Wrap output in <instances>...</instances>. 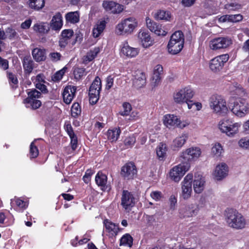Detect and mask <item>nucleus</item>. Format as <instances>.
<instances>
[{
    "label": "nucleus",
    "mask_w": 249,
    "mask_h": 249,
    "mask_svg": "<svg viewBox=\"0 0 249 249\" xmlns=\"http://www.w3.org/2000/svg\"><path fill=\"white\" fill-rule=\"evenodd\" d=\"M229 16L230 21L231 22H238L242 19V16L240 14L237 15H230Z\"/></svg>",
    "instance_id": "61"
},
{
    "label": "nucleus",
    "mask_w": 249,
    "mask_h": 249,
    "mask_svg": "<svg viewBox=\"0 0 249 249\" xmlns=\"http://www.w3.org/2000/svg\"><path fill=\"white\" fill-rule=\"evenodd\" d=\"M219 128L221 131L230 137H233L239 132L241 123L234 122L230 119H223L219 123Z\"/></svg>",
    "instance_id": "3"
},
{
    "label": "nucleus",
    "mask_w": 249,
    "mask_h": 249,
    "mask_svg": "<svg viewBox=\"0 0 249 249\" xmlns=\"http://www.w3.org/2000/svg\"><path fill=\"white\" fill-rule=\"evenodd\" d=\"M199 211L198 206L191 204L185 206L179 210L180 214L183 217H190L196 216Z\"/></svg>",
    "instance_id": "21"
},
{
    "label": "nucleus",
    "mask_w": 249,
    "mask_h": 249,
    "mask_svg": "<svg viewBox=\"0 0 249 249\" xmlns=\"http://www.w3.org/2000/svg\"><path fill=\"white\" fill-rule=\"evenodd\" d=\"M228 171V167L227 164L225 163H221L216 166L213 176L216 179L220 180L227 177Z\"/></svg>",
    "instance_id": "19"
},
{
    "label": "nucleus",
    "mask_w": 249,
    "mask_h": 249,
    "mask_svg": "<svg viewBox=\"0 0 249 249\" xmlns=\"http://www.w3.org/2000/svg\"><path fill=\"white\" fill-rule=\"evenodd\" d=\"M76 89L75 87L71 86L66 87L63 92V98L64 102L67 104H70L72 101L76 92Z\"/></svg>",
    "instance_id": "25"
},
{
    "label": "nucleus",
    "mask_w": 249,
    "mask_h": 249,
    "mask_svg": "<svg viewBox=\"0 0 249 249\" xmlns=\"http://www.w3.org/2000/svg\"><path fill=\"white\" fill-rule=\"evenodd\" d=\"M38 155V150L37 147L35 145L34 142H33L30 147V158H35Z\"/></svg>",
    "instance_id": "50"
},
{
    "label": "nucleus",
    "mask_w": 249,
    "mask_h": 249,
    "mask_svg": "<svg viewBox=\"0 0 249 249\" xmlns=\"http://www.w3.org/2000/svg\"><path fill=\"white\" fill-rule=\"evenodd\" d=\"M163 123L164 125L169 128L178 127L182 129L190 124L188 121H181L178 119L177 116L171 114H167L164 116Z\"/></svg>",
    "instance_id": "10"
},
{
    "label": "nucleus",
    "mask_w": 249,
    "mask_h": 249,
    "mask_svg": "<svg viewBox=\"0 0 249 249\" xmlns=\"http://www.w3.org/2000/svg\"><path fill=\"white\" fill-rule=\"evenodd\" d=\"M93 174L92 170L88 169L85 172V175L83 177V179L86 183H88L90 181L91 176Z\"/></svg>",
    "instance_id": "55"
},
{
    "label": "nucleus",
    "mask_w": 249,
    "mask_h": 249,
    "mask_svg": "<svg viewBox=\"0 0 249 249\" xmlns=\"http://www.w3.org/2000/svg\"><path fill=\"white\" fill-rule=\"evenodd\" d=\"M73 74L75 79H80L83 75L86 74L85 69L84 68H76L74 70Z\"/></svg>",
    "instance_id": "51"
},
{
    "label": "nucleus",
    "mask_w": 249,
    "mask_h": 249,
    "mask_svg": "<svg viewBox=\"0 0 249 249\" xmlns=\"http://www.w3.org/2000/svg\"><path fill=\"white\" fill-rule=\"evenodd\" d=\"M209 105L213 112L222 115H225L228 111L226 101L218 95H213L210 98Z\"/></svg>",
    "instance_id": "4"
},
{
    "label": "nucleus",
    "mask_w": 249,
    "mask_h": 249,
    "mask_svg": "<svg viewBox=\"0 0 249 249\" xmlns=\"http://www.w3.org/2000/svg\"><path fill=\"white\" fill-rule=\"evenodd\" d=\"M249 105L245 99L238 98L233 103L232 112L239 117H244L249 113Z\"/></svg>",
    "instance_id": "6"
},
{
    "label": "nucleus",
    "mask_w": 249,
    "mask_h": 249,
    "mask_svg": "<svg viewBox=\"0 0 249 249\" xmlns=\"http://www.w3.org/2000/svg\"><path fill=\"white\" fill-rule=\"evenodd\" d=\"M212 153L216 156H219L223 152V149L221 145L219 143L215 144L212 148Z\"/></svg>",
    "instance_id": "48"
},
{
    "label": "nucleus",
    "mask_w": 249,
    "mask_h": 249,
    "mask_svg": "<svg viewBox=\"0 0 249 249\" xmlns=\"http://www.w3.org/2000/svg\"><path fill=\"white\" fill-rule=\"evenodd\" d=\"M32 55L37 62L44 61L46 58L45 50L41 48H35L32 51Z\"/></svg>",
    "instance_id": "34"
},
{
    "label": "nucleus",
    "mask_w": 249,
    "mask_h": 249,
    "mask_svg": "<svg viewBox=\"0 0 249 249\" xmlns=\"http://www.w3.org/2000/svg\"><path fill=\"white\" fill-rule=\"evenodd\" d=\"M23 67L26 73H30L34 68V62L30 56H25L22 60Z\"/></svg>",
    "instance_id": "33"
},
{
    "label": "nucleus",
    "mask_w": 249,
    "mask_h": 249,
    "mask_svg": "<svg viewBox=\"0 0 249 249\" xmlns=\"http://www.w3.org/2000/svg\"><path fill=\"white\" fill-rule=\"evenodd\" d=\"M106 231L109 234V236H115L117 235L119 228L118 226L111 222L108 219L104 221Z\"/></svg>",
    "instance_id": "27"
},
{
    "label": "nucleus",
    "mask_w": 249,
    "mask_h": 249,
    "mask_svg": "<svg viewBox=\"0 0 249 249\" xmlns=\"http://www.w3.org/2000/svg\"><path fill=\"white\" fill-rule=\"evenodd\" d=\"M188 136L187 133H183L181 135L176 138L171 144V148L174 151H178L185 144Z\"/></svg>",
    "instance_id": "24"
},
{
    "label": "nucleus",
    "mask_w": 249,
    "mask_h": 249,
    "mask_svg": "<svg viewBox=\"0 0 249 249\" xmlns=\"http://www.w3.org/2000/svg\"><path fill=\"white\" fill-rule=\"evenodd\" d=\"M146 83V77L145 74L140 71H137L133 79V85L137 89L141 88Z\"/></svg>",
    "instance_id": "26"
},
{
    "label": "nucleus",
    "mask_w": 249,
    "mask_h": 249,
    "mask_svg": "<svg viewBox=\"0 0 249 249\" xmlns=\"http://www.w3.org/2000/svg\"><path fill=\"white\" fill-rule=\"evenodd\" d=\"M229 58V56L228 54L220 55L214 57L210 61V68L214 72L220 71Z\"/></svg>",
    "instance_id": "14"
},
{
    "label": "nucleus",
    "mask_w": 249,
    "mask_h": 249,
    "mask_svg": "<svg viewBox=\"0 0 249 249\" xmlns=\"http://www.w3.org/2000/svg\"><path fill=\"white\" fill-rule=\"evenodd\" d=\"M14 201H15L16 205L19 208L22 209H25L27 207V203L26 202H25L19 198H15L14 200H11V206H12V204Z\"/></svg>",
    "instance_id": "54"
},
{
    "label": "nucleus",
    "mask_w": 249,
    "mask_h": 249,
    "mask_svg": "<svg viewBox=\"0 0 249 249\" xmlns=\"http://www.w3.org/2000/svg\"><path fill=\"white\" fill-rule=\"evenodd\" d=\"M136 142V138L134 136L127 137L124 141V144L126 148L132 147Z\"/></svg>",
    "instance_id": "52"
},
{
    "label": "nucleus",
    "mask_w": 249,
    "mask_h": 249,
    "mask_svg": "<svg viewBox=\"0 0 249 249\" xmlns=\"http://www.w3.org/2000/svg\"><path fill=\"white\" fill-rule=\"evenodd\" d=\"M229 90L232 95L241 97L245 94L243 89L237 83L231 85Z\"/></svg>",
    "instance_id": "38"
},
{
    "label": "nucleus",
    "mask_w": 249,
    "mask_h": 249,
    "mask_svg": "<svg viewBox=\"0 0 249 249\" xmlns=\"http://www.w3.org/2000/svg\"><path fill=\"white\" fill-rule=\"evenodd\" d=\"M194 95L193 90L187 87L182 89L174 94V99L176 103L178 104L185 103L189 101Z\"/></svg>",
    "instance_id": "11"
},
{
    "label": "nucleus",
    "mask_w": 249,
    "mask_h": 249,
    "mask_svg": "<svg viewBox=\"0 0 249 249\" xmlns=\"http://www.w3.org/2000/svg\"><path fill=\"white\" fill-rule=\"evenodd\" d=\"M201 151L198 147H191L183 150L180 153V158L182 161L189 164L192 161H196L200 157Z\"/></svg>",
    "instance_id": "5"
},
{
    "label": "nucleus",
    "mask_w": 249,
    "mask_h": 249,
    "mask_svg": "<svg viewBox=\"0 0 249 249\" xmlns=\"http://www.w3.org/2000/svg\"><path fill=\"white\" fill-rule=\"evenodd\" d=\"M106 26V22L105 20H99L96 26L93 28L92 34L94 37H98L103 32Z\"/></svg>",
    "instance_id": "36"
},
{
    "label": "nucleus",
    "mask_w": 249,
    "mask_h": 249,
    "mask_svg": "<svg viewBox=\"0 0 249 249\" xmlns=\"http://www.w3.org/2000/svg\"><path fill=\"white\" fill-rule=\"evenodd\" d=\"M137 199L134 195L127 190H124L121 197V205L126 212H129L135 206Z\"/></svg>",
    "instance_id": "9"
},
{
    "label": "nucleus",
    "mask_w": 249,
    "mask_h": 249,
    "mask_svg": "<svg viewBox=\"0 0 249 249\" xmlns=\"http://www.w3.org/2000/svg\"><path fill=\"white\" fill-rule=\"evenodd\" d=\"M192 193V185L188 183L181 184V197L184 200H187L190 198Z\"/></svg>",
    "instance_id": "35"
},
{
    "label": "nucleus",
    "mask_w": 249,
    "mask_h": 249,
    "mask_svg": "<svg viewBox=\"0 0 249 249\" xmlns=\"http://www.w3.org/2000/svg\"><path fill=\"white\" fill-rule=\"evenodd\" d=\"M167 151V145L165 143H160L156 149V153L158 158L162 160L166 156Z\"/></svg>",
    "instance_id": "40"
},
{
    "label": "nucleus",
    "mask_w": 249,
    "mask_h": 249,
    "mask_svg": "<svg viewBox=\"0 0 249 249\" xmlns=\"http://www.w3.org/2000/svg\"><path fill=\"white\" fill-rule=\"evenodd\" d=\"M179 41H181L182 44H184V35L182 32L180 31H176L172 34V35L171 36L170 39L168 43L172 44L173 43H177Z\"/></svg>",
    "instance_id": "39"
},
{
    "label": "nucleus",
    "mask_w": 249,
    "mask_h": 249,
    "mask_svg": "<svg viewBox=\"0 0 249 249\" xmlns=\"http://www.w3.org/2000/svg\"><path fill=\"white\" fill-rule=\"evenodd\" d=\"M177 203V198L175 196L172 195L169 198L170 210L174 211L175 210Z\"/></svg>",
    "instance_id": "57"
},
{
    "label": "nucleus",
    "mask_w": 249,
    "mask_h": 249,
    "mask_svg": "<svg viewBox=\"0 0 249 249\" xmlns=\"http://www.w3.org/2000/svg\"><path fill=\"white\" fill-rule=\"evenodd\" d=\"M66 19L72 23H77L79 20V16L77 12H71L66 15Z\"/></svg>",
    "instance_id": "43"
},
{
    "label": "nucleus",
    "mask_w": 249,
    "mask_h": 249,
    "mask_svg": "<svg viewBox=\"0 0 249 249\" xmlns=\"http://www.w3.org/2000/svg\"><path fill=\"white\" fill-rule=\"evenodd\" d=\"M34 30L41 35L47 34L50 29V26L47 22H39L34 24Z\"/></svg>",
    "instance_id": "30"
},
{
    "label": "nucleus",
    "mask_w": 249,
    "mask_h": 249,
    "mask_svg": "<svg viewBox=\"0 0 249 249\" xmlns=\"http://www.w3.org/2000/svg\"><path fill=\"white\" fill-rule=\"evenodd\" d=\"M225 216L226 222L230 227L236 229L245 228L246 224V220L237 210L227 209L225 211Z\"/></svg>",
    "instance_id": "1"
},
{
    "label": "nucleus",
    "mask_w": 249,
    "mask_h": 249,
    "mask_svg": "<svg viewBox=\"0 0 249 249\" xmlns=\"http://www.w3.org/2000/svg\"><path fill=\"white\" fill-rule=\"evenodd\" d=\"M137 169L132 162H128L124 165L121 169V175L126 179H130L134 178L137 175Z\"/></svg>",
    "instance_id": "17"
},
{
    "label": "nucleus",
    "mask_w": 249,
    "mask_h": 249,
    "mask_svg": "<svg viewBox=\"0 0 249 249\" xmlns=\"http://www.w3.org/2000/svg\"><path fill=\"white\" fill-rule=\"evenodd\" d=\"M65 71L62 69L59 71H57L53 77V81H59L62 78V77L65 73Z\"/></svg>",
    "instance_id": "58"
},
{
    "label": "nucleus",
    "mask_w": 249,
    "mask_h": 249,
    "mask_svg": "<svg viewBox=\"0 0 249 249\" xmlns=\"http://www.w3.org/2000/svg\"><path fill=\"white\" fill-rule=\"evenodd\" d=\"M163 72V68L160 65H156L154 70L153 75L152 76V83L155 86L160 82V75Z\"/></svg>",
    "instance_id": "32"
},
{
    "label": "nucleus",
    "mask_w": 249,
    "mask_h": 249,
    "mask_svg": "<svg viewBox=\"0 0 249 249\" xmlns=\"http://www.w3.org/2000/svg\"><path fill=\"white\" fill-rule=\"evenodd\" d=\"M137 26V20L134 17H129L122 20L116 25L115 34L119 36L130 35Z\"/></svg>",
    "instance_id": "2"
},
{
    "label": "nucleus",
    "mask_w": 249,
    "mask_h": 249,
    "mask_svg": "<svg viewBox=\"0 0 249 249\" xmlns=\"http://www.w3.org/2000/svg\"><path fill=\"white\" fill-rule=\"evenodd\" d=\"M121 130L119 128H116L114 130H109L107 131L108 139L112 142L116 141L119 137Z\"/></svg>",
    "instance_id": "44"
},
{
    "label": "nucleus",
    "mask_w": 249,
    "mask_h": 249,
    "mask_svg": "<svg viewBox=\"0 0 249 249\" xmlns=\"http://www.w3.org/2000/svg\"><path fill=\"white\" fill-rule=\"evenodd\" d=\"M7 74L9 80L10 82H12L14 84H17L18 83V80L15 74L9 71H7Z\"/></svg>",
    "instance_id": "63"
},
{
    "label": "nucleus",
    "mask_w": 249,
    "mask_h": 249,
    "mask_svg": "<svg viewBox=\"0 0 249 249\" xmlns=\"http://www.w3.org/2000/svg\"><path fill=\"white\" fill-rule=\"evenodd\" d=\"M28 97L24 100V103L27 107L33 109L39 108L41 105V102L37 99L41 95L40 92L36 89H32L28 92Z\"/></svg>",
    "instance_id": "8"
},
{
    "label": "nucleus",
    "mask_w": 249,
    "mask_h": 249,
    "mask_svg": "<svg viewBox=\"0 0 249 249\" xmlns=\"http://www.w3.org/2000/svg\"><path fill=\"white\" fill-rule=\"evenodd\" d=\"M51 60L53 62H57L60 60L61 54L59 53L53 52L50 53Z\"/></svg>",
    "instance_id": "59"
},
{
    "label": "nucleus",
    "mask_w": 249,
    "mask_h": 249,
    "mask_svg": "<svg viewBox=\"0 0 249 249\" xmlns=\"http://www.w3.org/2000/svg\"><path fill=\"white\" fill-rule=\"evenodd\" d=\"M101 87V79L98 76H97L89 89V101L90 104L94 105L98 101Z\"/></svg>",
    "instance_id": "7"
},
{
    "label": "nucleus",
    "mask_w": 249,
    "mask_h": 249,
    "mask_svg": "<svg viewBox=\"0 0 249 249\" xmlns=\"http://www.w3.org/2000/svg\"><path fill=\"white\" fill-rule=\"evenodd\" d=\"M184 44H182L181 41H179L178 43L172 44L170 43L168 44V50L170 53L172 54H176L180 52L183 47Z\"/></svg>",
    "instance_id": "37"
},
{
    "label": "nucleus",
    "mask_w": 249,
    "mask_h": 249,
    "mask_svg": "<svg viewBox=\"0 0 249 249\" xmlns=\"http://www.w3.org/2000/svg\"><path fill=\"white\" fill-rule=\"evenodd\" d=\"M138 37L144 48L149 47L153 44V40L147 31L141 30L138 34Z\"/></svg>",
    "instance_id": "22"
},
{
    "label": "nucleus",
    "mask_w": 249,
    "mask_h": 249,
    "mask_svg": "<svg viewBox=\"0 0 249 249\" xmlns=\"http://www.w3.org/2000/svg\"><path fill=\"white\" fill-rule=\"evenodd\" d=\"M62 18L60 13H57L53 17L50 26L53 30H59L62 26Z\"/></svg>",
    "instance_id": "29"
},
{
    "label": "nucleus",
    "mask_w": 249,
    "mask_h": 249,
    "mask_svg": "<svg viewBox=\"0 0 249 249\" xmlns=\"http://www.w3.org/2000/svg\"><path fill=\"white\" fill-rule=\"evenodd\" d=\"M71 115L74 118H76L81 113V109L78 103H74L71 108Z\"/></svg>",
    "instance_id": "46"
},
{
    "label": "nucleus",
    "mask_w": 249,
    "mask_h": 249,
    "mask_svg": "<svg viewBox=\"0 0 249 249\" xmlns=\"http://www.w3.org/2000/svg\"><path fill=\"white\" fill-rule=\"evenodd\" d=\"M73 32L71 29L63 30L61 35L59 41V46L61 48H64L69 43L72 46L74 45L77 41L79 36H77L73 38Z\"/></svg>",
    "instance_id": "12"
},
{
    "label": "nucleus",
    "mask_w": 249,
    "mask_h": 249,
    "mask_svg": "<svg viewBox=\"0 0 249 249\" xmlns=\"http://www.w3.org/2000/svg\"><path fill=\"white\" fill-rule=\"evenodd\" d=\"M123 107L124 110L120 112V114L124 116L128 115L132 109L131 105L128 103H124L123 104Z\"/></svg>",
    "instance_id": "49"
},
{
    "label": "nucleus",
    "mask_w": 249,
    "mask_h": 249,
    "mask_svg": "<svg viewBox=\"0 0 249 249\" xmlns=\"http://www.w3.org/2000/svg\"><path fill=\"white\" fill-rule=\"evenodd\" d=\"M146 24L147 27L158 36H164L167 34V32L162 29L160 25L152 21L149 17L146 18Z\"/></svg>",
    "instance_id": "18"
},
{
    "label": "nucleus",
    "mask_w": 249,
    "mask_h": 249,
    "mask_svg": "<svg viewBox=\"0 0 249 249\" xmlns=\"http://www.w3.org/2000/svg\"><path fill=\"white\" fill-rule=\"evenodd\" d=\"M45 4V0H29V6L32 9L39 10L42 9Z\"/></svg>",
    "instance_id": "42"
},
{
    "label": "nucleus",
    "mask_w": 249,
    "mask_h": 249,
    "mask_svg": "<svg viewBox=\"0 0 249 249\" xmlns=\"http://www.w3.org/2000/svg\"><path fill=\"white\" fill-rule=\"evenodd\" d=\"M133 238L128 233L124 235L120 239V246H126L131 247L133 244Z\"/></svg>",
    "instance_id": "41"
},
{
    "label": "nucleus",
    "mask_w": 249,
    "mask_h": 249,
    "mask_svg": "<svg viewBox=\"0 0 249 249\" xmlns=\"http://www.w3.org/2000/svg\"><path fill=\"white\" fill-rule=\"evenodd\" d=\"M45 83H36L35 84L36 87L41 91L44 93L48 92V89L46 86L44 85Z\"/></svg>",
    "instance_id": "60"
},
{
    "label": "nucleus",
    "mask_w": 249,
    "mask_h": 249,
    "mask_svg": "<svg viewBox=\"0 0 249 249\" xmlns=\"http://www.w3.org/2000/svg\"><path fill=\"white\" fill-rule=\"evenodd\" d=\"M238 143L240 147L245 149H249V137L242 138L239 140Z\"/></svg>",
    "instance_id": "45"
},
{
    "label": "nucleus",
    "mask_w": 249,
    "mask_h": 249,
    "mask_svg": "<svg viewBox=\"0 0 249 249\" xmlns=\"http://www.w3.org/2000/svg\"><path fill=\"white\" fill-rule=\"evenodd\" d=\"M121 53L127 57L132 58L138 54L139 50L137 48L130 46L127 41H124L122 44Z\"/></svg>",
    "instance_id": "20"
},
{
    "label": "nucleus",
    "mask_w": 249,
    "mask_h": 249,
    "mask_svg": "<svg viewBox=\"0 0 249 249\" xmlns=\"http://www.w3.org/2000/svg\"><path fill=\"white\" fill-rule=\"evenodd\" d=\"M95 182L97 185L100 187L103 191H109L110 188L107 185V178L106 175L102 172H99L95 177Z\"/></svg>",
    "instance_id": "23"
},
{
    "label": "nucleus",
    "mask_w": 249,
    "mask_h": 249,
    "mask_svg": "<svg viewBox=\"0 0 249 249\" xmlns=\"http://www.w3.org/2000/svg\"><path fill=\"white\" fill-rule=\"evenodd\" d=\"M71 139V146L73 150H75L77 146V139L75 135L70 137Z\"/></svg>",
    "instance_id": "64"
},
{
    "label": "nucleus",
    "mask_w": 249,
    "mask_h": 249,
    "mask_svg": "<svg viewBox=\"0 0 249 249\" xmlns=\"http://www.w3.org/2000/svg\"><path fill=\"white\" fill-rule=\"evenodd\" d=\"M193 178V175L192 174H188L187 176H185L183 180L181 182V184H186V183H188L190 185L192 184V180Z\"/></svg>",
    "instance_id": "62"
},
{
    "label": "nucleus",
    "mask_w": 249,
    "mask_h": 249,
    "mask_svg": "<svg viewBox=\"0 0 249 249\" xmlns=\"http://www.w3.org/2000/svg\"><path fill=\"white\" fill-rule=\"evenodd\" d=\"M190 164H178L174 167L170 172V177L175 182L179 181L186 172L189 170Z\"/></svg>",
    "instance_id": "13"
},
{
    "label": "nucleus",
    "mask_w": 249,
    "mask_h": 249,
    "mask_svg": "<svg viewBox=\"0 0 249 249\" xmlns=\"http://www.w3.org/2000/svg\"><path fill=\"white\" fill-rule=\"evenodd\" d=\"M231 40L228 37H218L212 40L210 43V47L213 50L226 48L231 44Z\"/></svg>",
    "instance_id": "16"
},
{
    "label": "nucleus",
    "mask_w": 249,
    "mask_h": 249,
    "mask_svg": "<svg viewBox=\"0 0 249 249\" xmlns=\"http://www.w3.org/2000/svg\"><path fill=\"white\" fill-rule=\"evenodd\" d=\"M226 9L229 10H235L241 8V5L237 3H230L225 5Z\"/></svg>",
    "instance_id": "56"
},
{
    "label": "nucleus",
    "mask_w": 249,
    "mask_h": 249,
    "mask_svg": "<svg viewBox=\"0 0 249 249\" xmlns=\"http://www.w3.org/2000/svg\"><path fill=\"white\" fill-rule=\"evenodd\" d=\"M102 6L106 12L113 14H120L124 10L123 5L112 0H104Z\"/></svg>",
    "instance_id": "15"
},
{
    "label": "nucleus",
    "mask_w": 249,
    "mask_h": 249,
    "mask_svg": "<svg viewBox=\"0 0 249 249\" xmlns=\"http://www.w3.org/2000/svg\"><path fill=\"white\" fill-rule=\"evenodd\" d=\"M6 33L8 35L9 38L10 39L15 38L18 37V36L15 30L12 27H8L6 28L5 30V34Z\"/></svg>",
    "instance_id": "53"
},
{
    "label": "nucleus",
    "mask_w": 249,
    "mask_h": 249,
    "mask_svg": "<svg viewBox=\"0 0 249 249\" xmlns=\"http://www.w3.org/2000/svg\"><path fill=\"white\" fill-rule=\"evenodd\" d=\"M205 181L202 176H195L194 182L193 187L194 191L197 194L201 193L204 189Z\"/></svg>",
    "instance_id": "28"
},
{
    "label": "nucleus",
    "mask_w": 249,
    "mask_h": 249,
    "mask_svg": "<svg viewBox=\"0 0 249 249\" xmlns=\"http://www.w3.org/2000/svg\"><path fill=\"white\" fill-rule=\"evenodd\" d=\"M99 52L100 49L98 47H96L92 50L90 51L89 53H88L86 56L88 60L89 61H92L97 56Z\"/></svg>",
    "instance_id": "47"
},
{
    "label": "nucleus",
    "mask_w": 249,
    "mask_h": 249,
    "mask_svg": "<svg viewBox=\"0 0 249 249\" xmlns=\"http://www.w3.org/2000/svg\"><path fill=\"white\" fill-rule=\"evenodd\" d=\"M153 17L157 20L170 21L171 18V13L169 11L159 10L153 13Z\"/></svg>",
    "instance_id": "31"
}]
</instances>
